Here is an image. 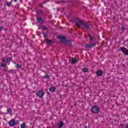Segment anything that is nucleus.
I'll return each mask as SVG.
<instances>
[{
    "label": "nucleus",
    "instance_id": "f257e3e1",
    "mask_svg": "<svg viewBox=\"0 0 128 128\" xmlns=\"http://www.w3.org/2000/svg\"><path fill=\"white\" fill-rule=\"evenodd\" d=\"M75 24L78 26V28H80V26L82 24L84 27H85L86 30H90V26L86 24L82 20H80L78 18L74 19Z\"/></svg>",
    "mask_w": 128,
    "mask_h": 128
},
{
    "label": "nucleus",
    "instance_id": "f03ea898",
    "mask_svg": "<svg viewBox=\"0 0 128 128\" xmlns=\"http://www.w3.org/2000/svg\"><path fill=\"white\" fill-rule=\"evenodd\" d=\"M92 112L93 114H98L100 112V108L97 106H94L92 108Z\"/></svg>",
    "mask_w": 128,
    "mask_h": 128
},
{
    "label": "nucleus",
    "instance_id": "7ed1b4c3",
    "mask_svg": "<svg viewBox=\"0 0 128 128\" xmlns=\"http://www.w3.org/2000/svg\"><path fill=\"white\" fill-rule=\"evenodd\" d=\"M36 94L40 98H42L44 96V92H42V90H40L37 92Z\"/></svg>",
    "mask_w": 128,
    "mask_h": 128
},
{
    "label": "nucleus",
    "instance_id": "20e7f679",
    "mask_svg": "<svg viewBox=\"0 0 128 128\" xmlns=\"http://www.w3.org/2000/svg\"><path fill=\"white\" fill-rule=\"evenodd\" d=\"M120 50L121 51H122V52H123L124 54H126V56H128V50L126 48L122 47V48H121Z\"/></svg>",
    "mask_w": 128,
    "mask_h": 128
},
{
    "label": "nucleus",
    "instance_id": "39448f33",
    "mask_svg": "<svg viewBox=\"0 0 128 128\" xmlns=\"http://www.w3.org/2000/svg\"><path fill=\"white\" fill-rule=\"evenodd\" d=\"M16 124V122L14 120H12L9 122V125L10 126H14Z\"/></svg>",
    "mask_w": 128,
    "mask_h": 128
},
{
    "label": "nucleus",
    "instance_id": "423d86ee",
    "mask_svg": "<svg viewBox=\"0 0 128 128\" xmlns=\"http://www.w3.org/2000/svg\"><path fill=\"white\" fill-rule=\"evenodd\" d=\"M58 40H60V42H64V43L66 40V37H64L62 36H58Z\"/></svg>",
    "mask_w": 128,
    "mask_h": 128
},
{
    "label": "nucleus",
    "instance_id": "0eeeda50",
    "mask_svg": "<svg viewBox=\"0 0 128 128\" xmlns=\"http://www.w3.org/2000/svg\"><path fill=\"white\" fill-rule=\"evenodd\" d=\"M94 46H96V44H87L85 46V47L88 48H94Z\"/></svg>",
    "mask_w": 128,
    "mask_h": 128
},
{
    "label": "nucleus",
    "instance_id": "6e6552de",
    "mask_svg": "<svg viewBox=\"0 0 128 128\" xmlns=\"http://www.w3.org/2000/svg\"><path fill=\"white\" fill-rule=\"evenodd\" d=\"M64 44H68V46H72V42L70 41V40H65Z\"/></svg>",
    "mask_w": 128,
    "mask_h": 128
},
{
    "label": "nucleus",
    "instance_id": "1a4fd4ad",
    "mask_svg": "<svg viewBox=\"0 0 128 128\" xmlns=\"http://www.w3.org/2000/svg\"><path fill=\"white\" fill-rule=\"evenodd\" d=\"M36 20L38 22H40V24H42V18L38 16L36 18Z\"/></svg>",
    "mask_w": 128,
    "mask_h": 128
},
{
    "label": "nucleus",
    "instance_id": "9d476101",
    "mask_svg": "<svg viewBox=\"0 0 128 128\" xmlns=\"http://www.w3.org/2000/svg\"><path fill=\"white\" fill-rule=\"evenodd\" d=\"M72 64H76V62H78V60L72 58Z\"/></svg>",
    "mask_w": 128,
    "mask_h": 128
},
{
    "label": "nucleus",
    "instance_id": "9b49d317",
    "mask_svg": "<svg viewBox=\"0 0 128 128\" xmlns=\"http://www.w3.org/2000/svg\"><path fill=\"white\" fill-rule=\"evenodd\" d=\"M49 90L50 92H55L56 88L55 87H51L50 88Z\"/></svg>",
    "mask_w": 128,
    "mask_h": 128
},
{
    "label": "nucleus",
    "instance_id": "f8f14e48",
    "mask_svg": "<svg viewBox=\"0 0 128 128\" xmlns=\"http://www.w3.org/2000/svg\"><path fill=\"white\" fill-rule=\"evenodd\" d=\"M46 40L47 44H52V41L50 40H48L46 38Z\"/></svg>",
    "mask_w": 128,
    "mask_h": 128
},
{
    "label": "nucleus",
    "instance_id": "ddd939ff",
    "mask_svg": "<svg viewBox=\"0 0 128 128\" xmlns=\"http://www.w3.org/2000/svg\"><path fill=\"white\" fill-rule=\"evenodd\" d=\"M6 63H2L1 64L2 68H6Z\"/></svg>",
    "mask_w": 128,
    "mask_h": 128
},
{
    "label": "nucleus",
    "instance_id": "4468645a",
    "mask_svg": "<svg viewBox=\"0 0 128 128\" xmlns=\"http://www.w3.org/2000/svg\"><path fill=\"white\" fill-rule=\"evenodd\" d=\"M11 61L12 59L10 58H7L6 59V62H10Z\"/></svg>",
    "mask_w": 128,
    "mask_h": 128
},
{
    "label": "nucleus",
    "instance_id": "2eb2a0df",
    "mask_svg": "<svg viewBox=\"0 0 128 128\" xmlns=\"http://www.w3.org/2000/svg\"><path fill=\"white\" fill-rule=\"evenodd\" d=\"M20 128H26V124L24 123L20 125Z\"/></svg>",
    "mask_w": 128,
    "mask_h": 128
},
{
    "label": "nucleus",
    "instance_id": "dca6fc26",
    "mask_svg": "<svg viewBox=\"0 0 128 128\" xmlns=\"http://www.w3.org/2000/svg\"><path fill=\"white\" fill-rule=\"evenodd\" d=\"M6 4L8 6L10 7L12 5V2H6Z\"/></svg>",
    "mask_w": 128,
    "mask_h": 128
},
{
    "label": "nucleus",
    "instance_id": "f3484780",
    "mask_svg": "<svg viewBox=\"0 0 128 128\" xmlns=\"http://www.w3.org/2000/svg\"><path fill=\"white\" fill-rule=\"evenodd\" d=\"M62 126H64V122H61L60 124H59V128H62Z\"/></svg>",
    "mask_w": 128,
    "mask_h": 128
},
{
    "label": "nucleus",
    "instance_id": "a211bd4d",
    "mask_svg": "<svg viewBox=\"0 0 128 128\" xmlns=\"http://www.w3.org/2000/svg\"><path fill=\"white\" fill-rule=\"evenodd\" d=\"M98 76H101L102 75V71H98L96 72Z\"/></svg>",
    "mask_w": 128,
    "mask_h": 128
},
{
    "label": "nucleus",
    "instance_id": "6ab92c4d",
    "mask_svg": "<svg viewBox=\"0 0 128 128\" xmlns=\"http://www.w3.org/2000/svg\"><path fill=\"white\" fill-rule=\"evenodd\" d=\"M88 69L87 68H85L83 69V72H88Z\"/></svg>",
    "mask_w": 128,
    "mask_h": 128
},
{
    "label": "nucleus",
    "instance_id": "aec40b11",
    "mask_svg": "<svg viewBox=\"0 0 128 128\" xmlns=\"http://www.w3.org/2000/svg\"><path fill=\"white\" fill-rule=\"evenodd\" d=\"M42 10H38L37 11V14H42Z\"/></svg>",
    "mask_w": 128,
    "mask_h": 128
},
{
    "label": "nucleus",
    "instance_id": "412c9836",
    "mask_svg": "<svg viewBox=\"0 0 128 128\" xmlns=\"http://www.w3.org/2000/svg\"><path fill=\"white\" fill-rule=\"evenodd\" d=\"M16 68H20L21 66L20 64H16Z\"/></svg>",
    "mask_w": 128,
    "mask_h": 128
},
{
    "label": "nucleus",
    "instance_id": "4be33fe9",
    "mask_svg": "<svg viewBox=\"0 0 128 128\" xmlns=\"http://www.w3.org/2000/svg\"><path fill=\"white\" fill-rule=\"evenodd\" d=\"M42 30H48V28H46V27L44 26H42Z\"/></svg>",
    "mask_w": 128,
    "mask_h": 128
},
{
    "label": "nucleus",
    "instance_id": "5701e85b",
    "mask_svg": "<svg viewBox=\"0 0 128 128\" xmlns=\"http://www.w3.org/2000/svg\"><path fill=\"white\" fill-rule=\"evenodd\" d=\"M8 114H12V109H8Z\"/></svg>",
    "mask_w": 128,
    "mask_h": 128
},
{
    "label": "nucleus",
    "instance_id": "b1692460",
    "mask_svg": "<svg viewBox=\"0 0 128 128\" xmlns=\"http://www.w3.org/2000/svg\"><path fill=\"white\" fill-rule=\"evenodd\" d=\"M44 78H50V76L48 74H46L45 76H44Z\"/></svg>",
    "mask_w": 128,
    "mask_h": 128
},
{
    "label": "nucleus",
    "instance_id": "393cba45",
    "mask_svg": "<svg viewBox=\"0 0 128 128\" xmlns=\"http://www.w3.org/2000/svg\"><path fill=\"white\" fill-rule=\"evenodd\" d=\"M122 32H124V30H126V28L124 27H122Z\"/></svg>",
    "mask_w": 128,
    "mask_h": 128
},
{
    "label": "nucleus",
    "instance_id": "a878e982",
    "mask_svg": "<svg viewBox=\"0 0 128 128\" xmlns=\"http://www.w3.org/2000/svg\"><path fill=\"white\" fill-rule=\"evenodd\" d=\"M42 34H44V38H46V34L42 33Z\"/></svg>",
    "mask_w": 128,
    "mask_h": 128
},
{
    "label": "nucleus",
    "instance_id": "bb28decb",
    "mask_svg": "<svg viewBox=\"0 0 128 128\" xmlns=\"http://www.w3.org/2000/svg\"><path fill=\"white\" fill-rule=\"evenodd\" d=\"M89 38H90V40H92L93 38L90 36V35H89Z\"/></svg>",
    "mask_w": 128,
    "mask_h": 128
},
{
    "label": "nucleus",
    "instance_id": "cd10ccee",
    "mask_svg": "<svg viewBox=\"0 0 128 128\" xmlns=\"http://www.w3.org/2000/svg\"><path fill=\"white\" fill-rule=\"evenodd\" d=\"M2 62L3 64L6 63V59H2Z\"/></svg>",
    "mask_w": 128,
    "mask_h": 128
},
{
    "label": "nucleus",
    "instance_id": "c85d7f7f",
    "mask_svg": "<svg viewBox=\"0 0 128 128\" xmlns=\"http://www.w3.org/2000/svg\"><path fill=\"white\" fill-rule=\"evenodd\" d=\"M126 128H128V124H126Z\"/></svg>",
    "mask_w": 128,
    "mask_h": 128
},
{
    "label": "nucleus",
    "instance_id": "c756f323",
    "mask_svg": "<svg viewBox=\"0 0 128 128\" xmlns=\"http://www.w3.org/2000/svg\"><path fill=\"white\" fill-rule=\"evenodd\" d=\"M2 30V27H0V31Z\"/></svg>",
    "mask_w": 128,
    "mask_h": 128
},
{
    "label": "nucleus",
    "instance_id": "7c9ffc66",
    "mask_svg": "<svg viewBox=\"0 0 128 128\" xmlns=\"http://www.w3.org/2000/svg\"><path fill=\"white\" fill-rule=\"evenodd\" d=\"M14 1L16 2H18V0H14Z\"/></svg>",
    "mask_w": 128,
    "mask_h": 128
},
{
    "label": "nucleus",
    "instance_id": "2f4dec72",
    "mask_svg": "<svg viewBox=\"0 0 128 128\" xmlns=\"http://www.w3.org/2000/svg\"><path fill=\"white\" fill-rule=\"evenodd\" d=\"M40 6L42 7V5H40Z\"/></svg>",
    "mask_w": 128,
    "mask_h": 128
},
{
    "label": "nucleus",
    "instance_id": "473e14b6",
    "mask_svg": "<svg viewBox=\"0 0 128 128\" xmlns=\"http://www.w3.org/2000/svg\"><path fill=\"white\" fill-rule=\"evenodd\" d=\"M17 122H18V121H17Z\"/></svg>",
    "mask_w": 128,
    "mask_h": 128
},
{
    "label": "nucleus",
    "instance_id": "72a5a7b5",
    "mask_svg": "<svg viewBox=\"0 0 128 128\" xmlns=\"http://www.w3.org/2000/svg\"><path fill=\"white\" fill-rule=\"evenodd\" d=\"M20 0V2H22V0Z\"/></svg>",
    "mask_w": 128,
    "mask_h": 128
}]
</instances>
